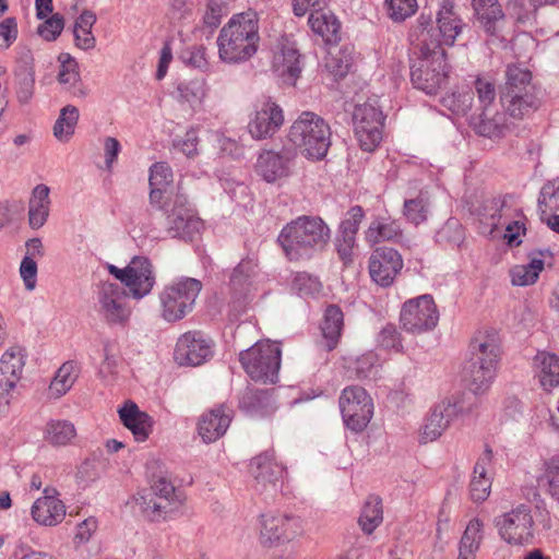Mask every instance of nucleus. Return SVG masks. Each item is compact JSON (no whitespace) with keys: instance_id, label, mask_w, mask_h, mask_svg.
Returning <instances> with one entry per match:
<instances>
[{"instance_id":"f257e3e1","label":"nucleus","mask_w":559,"mask_h":559,"mask_svg":"<svg viewBox=\"0 0 559 559\" xmlns=\"http://www.w3.org/2000/svg\"><path fill=\"white\" fill-rule=\"evenodd\" d=\"M418 57L411 68L414 86L427 94H436L444 87L449 79L445 51L440 48V39L432 28L423 27L417 34Z\"/></svg>"},{"instance_id":"f03ea898","label":"nucleus","mask_w":559,"mask_h":559,"mask_svg":"<svg viewBox=\"0 0 559 559\" xmlns=\"http://www.w3.org/2000/svg\"><path fill=\"white\" fill-rule=\"evenodd\" d=\"M260 41L259 15L253 10L234 14L217 37L218 57L226 63H240L252 58Z\"/></svg>"},{"instance_id":"7ed1b4c3","label":"nucleus","mask_w":559,"mask_h":559,"mask_svg":"<svg viewBox=\"0 0 559 559\" xmlns=\"http://www.w3.org/2000/svg\"><path fill=\"white\" fill-rule=\"evenodd\" d=\"M330 237V228L322 218L304 215L285 225L277 240L290 261H299L323 250Z\"/></svg>"},{"instance_id":"20e7f679","label":"nucleus","mask_w":559,"mask_h":559,"mask_svg":"<svg viewBox=\"0 0 559 559\" xmlns=\"http://www.w3.org/2000/svg\"><path fill=\"white\" fill-rule=\"evenodd\" d=\"M288 139L305 157L319 160L331 145V130L320 116L304 111L290 126Z\"/></svg>"},{"instance_id":"39448f33","label":"nucleus","mask_w":559,"mask_h":559,"mask_svg":"<svg viewBox=\"0 0 559 559\" xmlns=\"http://www.w3.org/2000/svg\"><path fill=\"white\" fill-rule=\"evenodd\" d=\"M136 502L151 521L165 520L177 512L185 502L183 493L170 480L158 477L148 489L139 493Z\"/></svg>"},{"instance_id":"423d86ee","label":"nucleus","mask_w":559,"mask_h":559,"mask_svg":"<svg viewBox=\"0 0 559 559\" xmlns=\"http://www.w3.org/2000/svg\"><path fill=\"white\" fill-rule=\"evenodd\" d=\"M201 289L202 283L191 277L181 278L165 286L159 295L163 319L168 322L183 319L192 311Z\"/></svg>"},{"instance_id":"0eeeda50","label":"nucleus","mask_w":559,"mask_h":559,"mask_svg":"<svg viewBox=\"0 0 559 559\" xmlns=\"http://www.w3.org/2000/svg\"><path fill=\"white\" fill-rule=\"evenodd\" d=\"M240 362L254 380L263 383H275L281 367V349L275 343L258 342L249 349L240 353Z\"/></svg>"},{"instance_id":"6e6552de","label":"nucleus","mask_w":559,"mask_h":559,"mask_svg":"<svg viewBox=\"0 0 559 559\" xmlns=\"http://www.w3.org/2000/svg\"><path fill=\"white\" fill-rule=\"evenodd\" d=\"M493 524L499 537L510 546H526L533 542L535 522L527 504H519L498 515Z\"/></svg>"},{"instance_id":"1a4fd4ad","label":"nucleus","mask_w":559,"mask_h":559,"mask_svg":"<svg viewBox=\"0 0 559 559\" xmlns=\"http://www.w3.org/2000/svg\"><path fill=\"white\" fill-rule=\"evenodd\" d=\"M383 115L376 100L355 107L353 124L355 136L366 152L374 151L382 140Z\"/></svg>"},{"instance_id":"9d476101","label":"nucleus","mask_w":559,"mask_h":559,"mask_svg":"<svg viewBox=\"0 0 559 559\" xmlns=\"http://www.w3.org/2000/svg\"><path fill=\"white\" fill-rule=\"evenodd\" d=\"M96 309L100 318L109 325L126 326L131 317L126 290L117 283L104 282L99 285Z\"/></svg>"},{"instance_id":"9b49d317","label":"nucleus","mask_w":559,"mask_h":559,"mask_svg":"<svg viewBox=\"0 0 559 559\" xmlns=\"http://www.w3.org/2000/svg\"><path fill=\"white\" fill-rule=\"evenodd\" d=\"M345 425L353 431H362L373 414V404L367 391L358 385L347 386L338 400Z\"/></svg>"},{"instance_id":"f8f14e48","label":"nucleus","mask_w":559,"mask_h":559,"mask_svg":"<svg viewBox=\"0 0 559 559\" xmlns=\"http://www.w3.org/2000/svg\"><path fill=\"white\" fill-rule=\"evenodd\" d=\"M439 321L437 306L430 295H423L405 301L400 313L402 328L413 334L431 331Z\"/></svg>"},{"instance_id":"ddd939ff","label":"nucleus","mask_w":559,"mask_h":559,"mask_svg":"<svg viewBox=\"0 0 559 559\" xmlns=\"http://www.w3.org/2000/svg\"><path fill=\"white\" fill-rule=\"evenodd\" d=\"M511 209L506 205V201L499 198H492L484 204L483 217L491 226V231L500 227L506 228L504 239L510 246L520 245L521 233L525 231L523 223V213L520 210H513V219H509Z\"/></svg>"},{"instance_id":"4468645a","label":"nucleus","mask_w":559,"mask_h":559,"mask_svg":"<svg viewBox=\"0 0 559 559\" xmlns=\"http://www.w3.org/2000/svg\"><path fill=\"white\" fill-rule=\"evenodd\" d=\"M260 543L267 548L289 542L302 533V521L296 515L265 513L260 516Z\"/></svg>"},{"instance_id":"2eb2a0df","label":"nucleus","mask_w":559,"mask_h":559,"mask_svg":"<svg viewBox=\"0 0 559 559\" xmlns=\"http://www.w3.org/2000/svg\"><path fill=\"white\" fill-rule=\"evenodd\" d=\"M272 69L285 84L295 85L302 71L300 53L295 41L281 37L274 49Z\"/></svg>"},{"instance_id":"dca6fc26","label":"nucleus","mask_w":559,"mask_h":559,"mask_svg":"<svg viewBox=\"0 0 559 559\" xmlns=\"http://www.w3.org/2000/svg\"><path fill=\"white\" fill-rule=\"evenodd\" d=\"M423 27L432 28L436 31L440 39V48L442 45L452 46L456 37L462 33L464 23L454 11V5L450 1H444L437 15V26L435 27L430 19H425L423 15L418 20V26L415 29V35L421 31Z\"/></svg>"},{"instance_id":"f3484780","label":"nucleus","mask_w":559,"mask_h":559,"mask_svg":"<svg viewBox=\"0 0 559 559\" xmlns=\"http://www.w3.org/2000/svg\"><path fill=\"white\" fill-rule=\"evenodd\" d=\"M369 274L382 287L391 286L403 267L402 255L393 248H377L369 258Z\"/></svg>"},{"instance_id":"a211bd4d","label":"nucleus","mask_w":559,"mask_h":559,"mask_svg":"<svg viewBox=\"0 0 559 559\" xmlns=\"http://www.w3.org/2000/svg\"><path fill=\"white\" fill-rule=\"evenodd\" d=\"M283 123L282 108L276 103L266 100L252 115L248 130L253 139L263 140L272 138Z\"/></svg>"},{"instance_id":"6ab92c4d","label":"nucleus","mask_w":559,"mask_h":559,"mask_svg":"<svg viewBox=\"0 0 559 559\" xmlns=\"http://www.w3.org/2000/svg\"><path fill=\"white\" fill-rule=\"evenodd\" d=\"M212 356V346L199 332H187L179 337L175 357L180 365L200 366Z\"/></svg>"},{"instance_id":"aec40b11","label":"nucleus","mask_w":559,"mask_h":559,"mask_svg":"<svg viewBox=\"0 0 559 559\" xmlns=\"http://www.w3.org/2000/svg\"><path fill=\"white\" fill-rule=\"evenodd\" d=\"M202 222L195 216L187 201L182 197H177L173 209L167 214V227L171 237L192 238L199 233Z\"/></svg>"},{"instance_id":"412c9836","label":"nucleus","mask_w":559,"mask_h":559,"mask_svg":"<svg viewBox=\"0 0 559 559\" xmlns=\"http://www.w3.org/2000/svg\"><path fill=\"white\" fill-rule=\"evenodd\" d=\"M295 156L290 148H283L280 152L264 151L259 155L257 171L265 181L275 182L289 176Z\"/></svg>"},{"instance_id":"4be33fe9","label":"nucleus","mask_w":559,"mask_h":559,"mask_svg":"<svg viewBox=\"0 0 559 559\" xmlns=\"http://www.w3.org/2000/svg\"><path fill=\"white\" fill-rule=\"evenodd\" d=\"M258 265L252 260H242L238 263L229 278V288L234 304H238L241 307L251 293L258 289Z\"/></svg>"},{"instance_id":"5701e85b","label":"nucleus","mask_w":559,"mask_h":559,"mask_svg":"<svg viewBox=\"0 0 559 559\" xmlns=\"http://www.w3.org/2000/svg\"><path fill=\"white\" fill-rule=\"evenodd\" d=\"M26 353L22 346H10L0 358V394H9L22 378Z\"/></svg>"},{"instance_id":"b1692460","label":"nucleus","mask_w":559,"mask_h":559,"mask_svg":"<svg viewBox=\"0 0 559 559\" xmlns=\"http://www.w3.org/2000/svg\"><path fill=\"white\" fill-rule=\"evenodd\" d=\"M501 357V338L493 329L478 331L471 343V358L498 369Z\"/></svg>"},{"instance_id":"393cba45","label":"nucleus","mask_w":559,"mask_h":559,"mask_svg":"<svg viewBox=\"0 0 559 559\" xmlns=\"http://www.w3.org/2000/svg\"><path fill=\"white\" fill-rule=\"evenodd\" d=\"M456 413V404L451 401H442L437 404L428 414L420 429L419 442L428 443L440 438Z\"/></svg>"},{"instance_id":"a878e982","label":"nucleus","mask_w":559,"mask_h":559,"mask_svg":"<svg viewBox=\"0 0 559 559\" xmlns=\"http://www.w3.org/2000/svg\"><path fill=\"white\" fill-rule=\"evenodd\" d=\"M155 284L152 264L147 258L135 257L128 264L126 287L135 299L147 295Z\"/></svg>"},{"instance_id":"bb28decb","label":"nucleus","mask_w":559,"mask_h":559,"mask_svg":"<svg viewBox=\"0 0 559 559\" xmlns=\"http://www.w3.org/2000/svg\"><path fill=\"white\" fill-rule=\"evenodd\" d=\"M233 409L219 405L203 414L199 420V435L205 443L215 442L225 435L230 425Z\"/></svg>"},{"instance_id":"cd10ccee","label":"nucleus","mask_w":559,"mask_h":559,"mask_svg":"<svg viewBox=\"0 0 559 559\" xmlns=\"http://www.w3.org/2000/svg\"><path fill=\"white\" fill-rule=\"evenodd\" d=\"M44 496L39 497L31 509L33 520L39 525L56 526L66 516V507L56 496L55 490L45 489Z\"/></svg>"},{"instance_id":"c85d7f7f","label":"nucleus","mask_w":559,"mask_h":559,"mask_svg":"<svg viewBox=\"0 0 559 559\" xmlns=\"http://www.w3.org/2000/svg\"><path fill=\"white\" fill-rule=\"evenodd\" d=\"M58 61L60 67L57 81L61 90L74 98L84 99L88 95V90L81 79L75 59L70 53L62 52L59 55Z\"/></svg>"},{"instance_id":"c756f323","label":"nucleus","mask_w":559,"mask_h":559,"mask_svg":"<svg viewBox=\"0 0 559 559\" xmlns=\"http://www.w3.org/2000/svg\"><path fill=\"white\" fill-rule=\"evenodd\" d=\"M16 82V98L20 104L26 105L35 93V64L29 49H23L14 70Z\"/></svg>"},{"instance_id":"7c9ffc66","label":"nucleus","mask_w":559,"mask_h":559,"mask_svg":"<svg viewBox=\"0 0 559 559\" xmlns=\"http://www.w3.org/2000/svg\"><path fill=\"white\" fill-rule=\"evenodd\" d=\"M120 420L133 435L136 441H145L152 432L154 420L142 412L133 401H127L118 411Z\"/></svg>"},{"instance_id":"2f4dec72","label":"nucleus","mask_w":559,"mask_h":559,"mask_svg":"<svg viewBox=\"0 0 559 559\" xmlns=\"http://www.w3.org/2000/svg\"><path fill=\"white\" fill-rule=\"evenodd\" d=\"M492 463V451L486 449L483 454L478 457L473 476L469 483V492L474 502L485 501L491 490L492 476L489 473V467Z\"/></svg>"},{"instance_id":"473e14b6","label":"nucleus","mask_w":559,"mask_h":559,"mask_svg":"<svg viewBox=\"0 0 559 559\" xmlns=\"http://www.w3.org/2000/svg\"><path fill=\"white\" fill-rule=\"evenodd\" d=\"M500 100L507 112L516 119H522L540 106V100L535 91L501 93Z\"/></svg>"},{"instance_id":"72a5a7b5","label":"nucleus","mask_w":559,"mask_h":559,"mask_svg":"<svg viewBox=\"0 0 559 559\" xmlns=\"http://www.w3.org/2000/svg\"><path fill=\"white\" fill-rule=\"evenodd\" d=\"M497 369L469 358L464 367V379L475 394H484L491 386Z\"/></svg>"},{"instance_id":"f704fd0d","label":"nucleus","mask_w":559,"mask_h":559,"mask_svg":"<svg viewBox=\"0 0 559 559\" xmlns=\"http://www.w3.org/2000/svg\"><path fill=\"white\" fill-rule=\"evenodd\" d=\"M251 472L259 485L266 488L276 486L284 474V468L269 454H260L252 459Z\"/></svg>"},{"instance_id":"c9c22d12","label":"nucleus","mask_w":559,"mask_h":559,"mask_svg":"<svg viewBox=\"0 0 559 559\" xmlns=\"http://www.w3.org/2000/svg\"><path fill=\"white\" fill-rule=\"evenodd\" d=\"M474 127L476 132L483 136L499 138L508 129L506 114L499 112L492 107H484L480 109Z\"/></svg>"},{"instance_id":"e433bc0d","label":"nucleus","mask_w":559,"mask_h":559,"mask_svg":"<svg viewBox=\"0 0 559 559\" xmlns=\"http://www.w3.org/2000/svg\"><path fill=\"white\" fill-rule=\"evenodd\" d=\"M484 539V523L481 520L472 519L460 540L457 559H475Z\"/></svg>"},{"instance_id":"4c0bfd02","label":"nucleus","mask_w":559,"mask_h":559,"mask_svg":"<svg viewBox=\"0 0 559 559\" xmlns=\"http://www.w3.org/2000/svg\"><path fill=\"white\" fill-rule=\"evenodd\" d=\"M478 21L488 34H495L504 14L497 0H473Z\"/></svg>"},{"instance_id":"58836bf2","label":"nucleus","mask_w":559,"mask_h":559,"mask_svg":"<svg viewBox=\"0 0 559 559\" xmlns=\"http://www.w3.org/2000/svg\"><path fill=\"white\" fill-rule=\"evenodd\" d=\"M49 188L38 185L34 188L29 200L28 219L32 228H40L49 215Z\"/></svg>"},{"instance_id":"ea45409f","label":"nucleus","mask_w":559,"mask_h":559,"mask_svg":"<svg viewBox=\"0 0 559 559\" xmlns=\"http://www.w3.org/2000/svg\"><path fill=\"white\" fill-rule=\"evenodd\" d=\"M76 437L73 423L67 419H50L44 429V439L52 447H63Z\"/></svg>"},{"instance_id":"a19ab883","label":"nucleus","mask_w":559,"mask_h":559,"mask_svg":"<svg viewBox=\"0 0 559 559\" xmlns=\"http://www.w3.org/2000/svg\"><path fill=\"white\" fill-rule=\"evenodd\" d=\"M343 328V312L332 305L326 308L324 319L321 325L322 334L325 340V347L332 350L336 347Z\"/></svg>"},{"instance_id":"79ce46f5","label":"nucleus","mask_w":559,"mask_h":559,"mask_svg":"<svg viewBox=\"0 0 559 559\" xmlns=\"http://www.w3.org/2000/svg\"><path fill=\"white\" fill-rule=\"evenodd\" d=\"M308 23L311 29L320 35L326 43H334L338 39L341 24L333 14L320 11L312 12Z\"/></svg>"},{"instance_id":"37998d69","label":"nucleus","mask_w":559,"mask_h":559,"mask_svg":"<svg viewBox=\"0 0 559 559\" xmlns=\"http://www.w3.org/2000/svg\"><path fill=\"white\" fill-rule=\"evenodd\" d=\"M539 368V381L545 390L559 385V356L550 353H539L535 357Z\"/></svg>"},{"instance_id":"c03bdc74","label":"nucleus","mask_w":559,"mask_h":559,"mask_svg":"<svg viewBox=\"0 0 559 559\" xmlns=\"http://www.w3.org/2000/svg\"><path fill=\"white\" fill-rule=\"evenodd\" d=\"M78 379V367L73 361L62 364L50 382L48 393L50 397L63 396Z\"/></svg>"},{"instance_id":"a18cd8bd","label":"nucleus","mask_w":559,"mask_h":559,"mask_svg":"<svg viewBox=\"0 0 559 559\" xmlns=\"http://www.w3.org/2000/svg\"><path fill=\"white\" fill-rule=\"evenodd\" d=\"M401 226L395 221L377 218L371 222L366 233V239L370 243H379L381 241L395 240L401 237Z\"/></svg>"},{"instance_id":"49530a36","label":"nucleus","mask_w":559,"mask_h":559,"mask_svg":"<svg viewBox=\"0 0 559 559\" xmlns=\"http://www.w3.org/2000/svg\"><path fill=\"white\" fill-rule=\"evenodd\" d=\"M79 109L73 105H67L60 110V115L53 126V135L59 142H68L74 134L79 121Z\"/></svg>"},{"instance_id":"de8ad7c7","label":"nucleus","mask_w":559,"mask_h":559,"mask_svg":"<svg viewBox=\"0 0 559 559\" xmlns=\"http://www.w3.org/2000/svg\"><path fill=\"white\" fill-rule=\"evenodd\" d=\"M383 520L382 501L378 496H369L359 516V525L366 534H371Z\"/></svg>"},{"instance_id":"09e8293b","label":"nucleus","mask_w":559,"mask_h":559,"mask_svg":"<svg viewBox=\"0 0 559 559\" xmlns=\"http://www.w3.org/2000/svg\"><path fill=\"white\" fill-rule=\"evenodd\" d=\"M178 100L187 103L191 108L200 106L206 95L205 82L202 79L182 81L177 85Z\"/></svg>"},{"instance_id":"8fccbe9b","label":"nucleus","mask_w":559,"mask_h":559,"mask_svg":"<svg viewBox=\"0 0 559 559\" xmlns=\"http://www.w3.org/2000/svg\"><path fill=\"white\" fill-rule=\"evenodd\" d=\"M506 84L502 93H518L524 91H535L532 85V73L516 64H510L506 71Z\"/></svg>"},{"instance_id":"3c124183","label":"nucleus","mask_w":559,"mask_h":559,"mask_svg":"<svg viewBox=\"0 0 559 559\" xmlns=\"http://www.w3.org/2000/svg\"><path fill=\"white\" fill-rule=\"evenodd\" d=\"M544 270V261L533 258L527 264L515 265L510 270L511 282L515 286L534 284Z\"/></svg>"},{"instance_id":"603ef678","label":"nucleus","mask_w":559,"mask_h":559,"mask_svg":"<svg viewBox=\"0 0 559 559\" xmlns=\"http://www.w3.org/2000/svg\"><path fill=\"white\" fill-rule=\"evenodd\" d=\"M540 481L546 486V492L559 502V454L544 462V472Z\"/></svg>"},{"instance_id":"864d4df0","label":"nucleus","mask_w":559,"mask_h":559,"mask_svg":"<svg viewBox=\"0 0 559 559\" xmlns=\"http://www.w3.org/2000/svg\"><path fill=\"white\" fill-rule=\"evenodd\" d=\"M354 57L349 49H338L335 52H330L325 62V67L334 76L343 78L353 68Z\"/></svg>"},{"instance_id":"5fc2aeb1","label":"nucleus","mask_w":559,"mask_h":559,"mask_svg":"<svg viewBox=\"0 0 559 559\" xmlns=\"http://www.w3.org/2000/svg\"><path fill=\"white\" fill-rule=\"evenodd\" d=\"M428 199L423 191L416 199L405 200L404 215L413 224L418 225L427 219Z\"/></svg>"},{"instance_id":"6e6d98bb","label":"nucleus","mask_w":559,"mask_h":559,"mask_svg":"<svg viewBox=\"0 0 559 559\" xmlns=\"http://www.w3.org/2000/svg\"><path fill=\"white\" fill-rule=\"evenodd\" d=\"M443 104L452 112L465 115L473 106V93L471 91L454 92L443 98Z\"/></svg>"},{"instance_id":"4d7b16f0","label":"nucleus","mask_w":559,"mask_h":559,"mask_svg":"<svg viewBox=\"0 0 559 559\" xmlns=\"http://www.w3.org/2000/svg\"><path fill=\"white\" fill-rule=\"evenodd\" d=\"M510 13L518 23L523 25H533L536 22L535 4L528 3V0H514L510 3Z\"/></svg>"},{"instance_id":"13d9d810","label":"nucleus","mask_w":559,"mask_h":559,"mask_svg":"<svg viewBox=\"0 0 559 559\" xmlns=\"http://www.w3.org/2000/svg\"><path fill=\"white\" fill-rule=\"evenodd\" d=\"M388 14L395 22H402L413 15L417 9L416 0H385Z\"/></svg>"},{"instance_id":"bf43d9fd","label":"nucleus","mask_w":559,"mask_h":559,"mask_svg":"<svg viewBox=\"0 0 559 559\" xmlns=\"http://www.w3.org/2000/svg\"><path fill=\"white\" fill-rule=\"evenodd\" d=\"M538 206L543 215L547 214V211H551L559 206V186L552 182L546 183L539 193Z\"/></svg>"},{"instance_id":"052dcab7","label":"nucleus","mask_w":559,"mask_h":559,"mask_svg":"<svg viewBox=\"0 0 559 559\" xmlns=\"http://www.w3.org/2000/svg\"><path fill=\"white\" fill-rule=\"evenodd\" d=\"M64 27V20L59 13L52 14L43 24L38 26V34L47 41H53L58 38Z\"/></svg>"},{"instance_id":"680f3d73","label":"nucleus","mask_w":559,"mask_h":559,"mask_svg":"<svg viewBox=\"0 0 559 559\" xmlns=\"http://www.w3.org/2000/svg\"><path fill=\"white\" fill-rule=\"evenodd\" d=\"M475 91L479 103V109H484V107H492L496 99V88L492 82L484 78H477L475 81Z\"/></svg>"},{"instance_id":"e2e57ef3","label":"nucleus","mask_w":559,"mask_h":559,"mask_svg":"<svg viewBox=\"0 0 559 559\" xmlns=\"http://www.w3.org/2000/svg\"><path fill=\"white\" fill-rule=\"evenodd\" d=\"M358 379L374 377L377 373V356L368 353L357 358L353 367Z\"/></svg>"},{"instance_id":"0e129e2a","label":"nucleus","mask_w":559,"mask_h":559,"mask_svg":"<svg viewBox=\"0 0 559 559\" xmlns=\"http://www.w3.org/2000/svg\"><path fill=\"white\" fill-rule=\"evenodd\" d=\"M173 182V173L165 163H156L151 167L150 186L167 188Z\"/></svg>"},{"instance_id":"69168bd1","label":"nucleus","mask_w":559,"mask_h":559,"mask_svg":"<svg viewBox=\"0 0 559 559\" xmlns=\"http://www.w3.org/2000/svg\"><path fill=\"white\" fill-rule=\"evenodd\" d=\"M378 343L385 349L401 350V335L394 324H386L378 335Z\"/></svg>"},{"instance_id":"338daca9","label":"nucleus","mask_w":559,"mask_h":559,"mask_svg":"<svg viewBox=\"0 0 559 559\" xmlns=\"http://www.w3.org/2000/svg\"><path fill=\"white\" fill-rule=\"evenodd\" d=\"M269 401V395L264 391H247L241 400L240 406L250 413L258 412Z\"/></svg>"},{"instance_id":"774afa93","label":"nucleus","mask_w":559,"mask_h":559,"mask_svg":"<svg viewBox=\"0 0 559 559\" xmlns=\"http://www.w3.org/2000/svg\"><path fill=\"white\" fill-rule=\"evenodd\" d=\"M294 287L299 292V294L308 296L319 293L321 290V283L317 277H312L306 273H300L297 274L294 280Z\"/></svg>"}]
</instances>
